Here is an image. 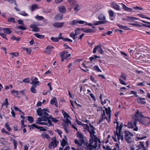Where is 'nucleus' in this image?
<instances>
[{
    "mask_svg": "<svg viewBox=\"0 0 150 150\" xmlns=\"http://www.w3.org/2000/svg\"><path fill=\"white\" fill-rule=\"evenodd\" d=\"M98 142L94 140H89V143L87 142L84 141V142L82 144L86 146V150H92L96 148L97 147V143Z\"/></svg>",
    "mask_w": 150,
    "mask_h": 150,
    "instance_id": "obj_1",
    "label": "nucleus"
},
{
    "mask_svg": "<svg viewBox=\"0 0 150 150\" xmlns=\"http://www.w3.org/2000/svg\"><path fill=\"white\" fill-rule=\"evenodd\" d=\"M76 134L77 137L80 138V139L79 140H78L77 139H75L74 140V142L75 144L77 145L78 146H82V143L84 142V141H85L84 139V137L81 132H77Z\"/></svg>",
    "mask_w": 150,
    "mask_h": 150,
    "instance_id": "obj_2",
    "label": "nucleus"
},
{
    "mask_svg": "<svg viewBox=\"0 0 150 150\" xmlns=\"http://www.w3.org/2000/svg\"><path fill=\"white\" fill-rule=\"evenodd\" d=\"M123 136L125 141L129 143H130L132 142V137L134 135L131 132L128 130H125L123 132Z\"/></svg>",
    "mask_w": 150,
    "mask_h": 150,
    "instance_id": "obj_3",
    "label": "nucleus"
},
{
    "mask_svg": "<svg viewBox=\"0 0 150 150\" xmlns=\"http://www.w3.org/2000/svg\"><path fill=\"white\" fill-rule=\"evenodd\" d=\"M36 112L38 115L40 116H42L44 117H49V115L47 112H49V111L48 109H42L41 108H39L36 110Z\"/></svg>",
    "mask_w": 150,
    "mask_h": 150,
    "instance_id": "obj_4",
    "label": "nucleus"
},
{
    "mask_svg": "<svg viewBox=\"0 0 150 150\" xmlns=\"http://www.w3.org/2000/svg\"><path fill=\"white\" fill-rule=\"evenodd\" d=\"M118 129L116 131H114V134L115 136H117L118 140H119L121 139L122 141L123 140V134L121 132L122 127L121 126H118Z\"/></svg>",
    "mask_w": 150,
    "mask_h": 150,
    "instance_id": "obj_5",
    "label": "nucleus"
},
{
    "mask_svg": "<svg viewBox=\"0 0 150 150\" xmlns=\"http://www.w3.org/2000/svg\"><path fill=\"white\" fill-rule=\"evenodd\" d=\"M137 121L136 120H132L130 121L127 124L128 127L129 128L133 129L134 127L135 128L133 129V130L135 131H137L138 128L137 126Z\"/></svg>",
    "mask_w": 150,
    "mask_h": 150,
    "instance_id": "obj_6",
    "label": "nucleus"
},
{
    "mask_svg": "<svg viewBox=\"0 0 150 150\" xmlns=\"http://www.w3.org/2000/svg\"><path fill=\"white\" fill-rule=\"evenodd\" d=\"M62 113L64 116V118L66 119V120H63V122L68 125L69 124L70 125H71V122L69 119V118H70V117L69 114L63 110H62Z\"/></svg>",
    "mask_w": 150,
    "mask_h": 150,
    "instance_id": "obj_7",
    "label": "nucleus"
},
{
    "mask_svg": "<svg viewBox=\"0 0 150 150\" xmlns=\"http://www.w3.org/2000/svg\"><path fill=\"white\" fill-rule=\"evenodd\" d=\"M52 141L51 142L48 146V147L50 149H54L56 148L57 145L59 142L57 141L55 137H53L52 138Z\"/></svg>",
    "mask_w": 150,
    "mask_h": 150,
    "instance_id": "obj_8",
    "label": "nucleus"
},
{
    "mask_svg": "<svg viewBox=\"0 0 150 150\" xmlns=\"http://www.w3.org/2000/svg\"><path fill=\"white\" fill-rule=\"evenodd\" d=\"M89 132L90 133V137L91 138L90 139H91V140H93L94 141H97L98 142L99 144H100L101 142L100 139L99 138H98L96 135L94 134L96 133L94 130L92 131H89Z\"/></svg>",
    "mask_w": 150,
    "mask_h": 150,
    "instance_id": "obj_9",
    "label": "nucleus"
},
{
    "mask_svg": "<svg viewBox=\"0 0 150 150\" xmlns=\"http://www.w3.org/2000/svg\"><path fill=\"white\" fill-rule=\"evenodd\" d=\"M68 52L67 51H64L61 52L60 53V54L62 58L61 62H63L64 59H66L71 56V54H68Z\"/></svg>",
    "mask_w": 150,
    "mask_h": 150,
    "instance_id": "obj_10",
    "label": "nucleus"
},
{
    "mask_svg": "<svg viewBox=\"0 0 150 150\" xmlns=\"http://www.w3.org/2000/svg\"><path fill=\"white\" fill-rule=\"evenodd\" d=\"M28 126L29 127V129L30 130H31V128L32 129H33L34 128H36L39 129L40 131L45 132L47 130L46 129L42 127L38 126L35 124H33L31 125H28Z\"/></svg>",
    "mask_w": 150,
    "mask_h": 150,
    "instance_id": "obj_11",
    "label": "nucleus"
},
{
    "mask_svg": "<svg viewBox=\"0 0 150 150\" xmlns=\"http://www.w3.org/2000/svg\"><path fill=\"white\" fill-rule=\"evenodd\" d=\"M39 83L40 82L38 81V78L36 77H35L32 81L30 83L32 84V86L37 87L39 85Z\"/></svg>",
    "mask_w": 150,
    "mask_h": 150,
    "instance_id": "obj_12",
    "label": "nucleus"
},
{
    "mask_svg": "<svg viewBox=\"0 0 150 150\" xmlns=\"http://www.w3.org/2000/svg\"><path fill=\"white\" fill-rule=\"evenodd\" d=\"M135 120H139V117H144V116L142 114V112H139V111L138 110H137V112L135 114Z\"/></svg>",
    "mask_w": 150,
    "mask_h": 150,
    "instance_id": "obj_13",
    "label": "nucleus"
},
{
    "mask_svg": "<svg viewBox=\"0 0 150 150\" xmlns=\"http://www.w3.org/2000/svg\"><path fill=\"white\" fill-rule=\"evenodd\" d=\"M54 48L53 46L51 45L47 46L45 50V52L47 54H50L52 52V49H54Z\"/></svg>",
    "mask_w": 150,
    "mask_h": 150,
    "instance_id": "obj_14",
    "label": "nucleus"
},
{
    "mask_svg": "<svg viewBox=\"0 0 150 150\" xmlns=\"http://www.w3.org/2000/svg\"><path fill=\"white\" fill-rule=\"evenodd\" d=\"M84 23V22L83 21L81 20L77 21L76 20H74L71 21L69 24L73 25H76L77 23L82 24Z\"/></svg>",
    "mask_w": 150,
    "mask_h": 150,
    "instance_id": "obj_15",
    "label": "nucleus"
},
{
    "mask_svg": "<svg viewBox=\"0 0 150 150\" xmlns=\"http://www.w3.org/2000/svg\"><path fill=\"white\" fill-rule=\"evenodd\" d=\"M98 19L101 21H104L105 22V23L108 22L106 20V18L105 15L102 13L99 14L98 16Z\"/></svg>",
    "mask_w": 150,
    "mask_h": 150,
    "instance_id": "obj_16",
    "label": "nucleus"
},
{
    "mask_svg": "<svg viewBox=\"0 0 150 150\" xmlns=\"http://www.w3.org/2000/svg\"><path fill=\"white\" fill-rule=\"evenodd\" d=\"M30 27L32 28V31L35 32H38L40 30L39 28L37 27V25L35 24H31L30 26Z\"/></svg>",
    "mask_w": 150,
    "mask_h": 150,
    "instance_id": "obj_17",
    "label": "nucleus"
},
{
    "mask_svg": "<svg viewBox=\"0 0 150 150\" xmlns=\"http://www.w3.org/2000/svg\"><path fill=\"white\" fill-rule=\"evenodd\" d=\"M145 100V98H141L139 97H138V99H137L138 103L142 105H145L146 104V102Z\"/></svg>",
    "mask_w": 150,
    "mask_h": 150,
    "instance_id": "obj_18",
    "label": "nucleus"
},
{
    "mask_svg": "<svg viewBox=\"0 0 150 150\" xmlns=\"http://www.w3.org/2000/svg\"><path fill=\"white\" fill-rule=\"evenodd\" d=\"M64 24V22L55 23H53V26L56 28H60L62 27Z\"/></svg>",
    "mask_w": 150,
    "mask_h": 150,
    "instance_id": "obj_19",
    "label": "nucleus"
},
{
    "mask_svg": "<svg viewBox=\"0 0 150 150\" xmlns=\"http://www.w3.org/2000/svg\"><path fill=\"white\" fill-rule=\"evenodd\" d=\"M111 7L117 11H120V6L115 3H112Z\"/></svg>",
    "mask_w": 150,
    "mask_h": 150,
    "instance_id": "obj_20",
    "label": "nucleus"
},
{
    "mask_svg": "<svg viewBox=\"0 0 150 150\" xmlns=\"http://www.w3.org/2000/svg\"><path fill=\"white\" fill-rule=\"evenodd\" d=\"M123 8V9L126 11L129 12H131L132 11V9L131 8H129L126 6V5L122 3L120 4Z\"/></svg>",
    "mask_w": 150,
    "mask_h": 150,
    "instance_id": "obj_21",
    "label": "nucleus"
},
{
    "mask_svg": "<svg viewBox=\"0 0 150 150\" xmlns=\"http://www.w3.org/2000/svg\"><path fill=\"white\" fill-rule=\"evenodd\" d=\"M82 30L83 32L86 33H92L94 31V30L91 28H83Z\"/></svg>",
    "mask_w": 150,
    "mask_h": 150,
    "instance_id": "obj_22",
    "label": "nucleus"
},
{
    "mask_svg": "<svg viewBox=\"0 0 150 150\" xmlns=\"http://www.w3.org/2000/svg\"><path fill=\"white\" fill-rule=\"evenodd\" d=\"M3 30L4 33L10 34L12 32V28H5L3 29Z\"/></svg>",
    "mask_w": 150,
    "mask_h": 150,
    "instance_id": "obj_23",
    "label": "nucleus"
},
{
    "mask_svg": "<svg viewBox=\"0 0 150 150\" xmlns=\"http://www.w3.org/2000/svg\"><path fill=\"white\" fill-rule=\"evenodd\" d=\"M58 9L60 12L64 13L66 12V9L64 6H62L58 7Z\"/></svg>",
    "mask_w": 150,
    "mask_h": 150,
    "instance_id": "obj_24",
    "label": "nucleus"
},
{
    "mask_svg": "<svg viewBox=\"0 0 150 150\" xmlns=\"http://www.w3.org/2000/svg\"><path fill=\"white\" fill-rule=\"evenodd\" d=\"M108 12L109 14L110 19L111 20H113V19L112 18V17L113 16H114V13L111 10H108Z\"/></svg>",
    "mask_w": 150,
    "mask_h": 150,
    "instance_id": "obj_25",
    "label": "nucleus"
},
{
    "mask_svg": "<svg viewBox=\"0 0 150 150\" xmlns=\"http://www.w3.org/2000/svg\"><path fill=\"white\" fill-rule=\"evenodd\" d=\"M104 108H105L106 114L109 115V117H110L111 110L110 107H108V108H106L104 107Z\"/></svg>",
    "mask_w": 150,
    "mask_h": 150,
    "instance_id": "obj_26",
    "label": "nucleus"
},
{
    "mask_svg": "<svg viewBox=\"0 0 150 150\" xmlns=\"http://www.w3.org/2000/svg\"><path fill=\"white\" fill-rule=\"evenodd\" d=\"M117 25V26L119 27L120 29H121L127 30H129V28H128L127 26H123L122 24H118Z\"/></svg>",
    "mask_w": 150,
    "mask_h": 150,
    "instance_id": "obj_27",
    "label": "nucleus"
},
{
    "mask_svg": "<svg viewBox=\"0 0 150 150\" xmlns=\"http://www.w3.org/2000/svg\"><path fill=\"white\" fill-rule=\"evenodd\" d=\"M100 58V56H98L96 55H94L93 56L89 57V59L90 60V62H93V60H94L96 58Z\"/></svg>",
    "mask_w": 150,
    "mask_h": 150,
    "instance_id": "obj_28",
    "label": "nucleus"
},
{
    "mask_svg": "<svg viewBox=\"0 0 150 150\" xmlns=\"http://www.w3.org/2000/svg\"><path fill=\"white\" fill-rule=\"evenodd\" d=\"M42 117H38V120H37V121L40 122L42 121H44L47 122V120H48V118L47 117H44L43 116H41Z\"/></svg>",
    "mask_w": 150,
    "mask_h": 150,
    "instance_id": "obj_29",
    "label": "nucleus"
},
{
    "mask_svg": "<svg viewBox=\"0 0 150 150\" xmlns=\"http://www.w3.org/2000/svg\"><path fill=\"white\" fill-rule=\"evenodd\" d=\"M105 24V22L104 21H95L93 23V25H97L100 24Z\"/></svg>",
    "mask_w": 150,
    "mask_h": 150,
    "instance_id": "obj_30",
    "label": "nucleus"
},
{
    "mask_svg": "<svg viewBox=\"0 0 150 150\" xmlns=\"http://www.w3.org/2000/svg\"><path fill=\"white\" fill-rule=\"evenodd\" d=\"M144 142H140L138 146V148L137 149L141 150L143 149H146L144 146Z\"/></svg>",
    "mask_w": 150,
    "mask_h": 150,
    "instance_id": "obj_31",
    "label": "nucleus"
},
{
    "mask_svg": "<svg viewBox=\"0 0 150 150\" xmlns=\"http://www.w3.org/2000/svg\"><path fill=\"white\" fill-rule=\"evenodd\" d=\"M63 15L60 14H57L54 17L55 20H61L63 18Z\"/></svg>",
    "mask_w": 150,
    "mask_h": 150,
    "instance_id": "obj_32",
    "label": "nucleus"
},
{
    "mask_svg": "<svg viewBox=\"0 0 150 150\" xmlns=\"http://www.w3.org/2000/svg\"><path fill=\"white\" fill-rule=\"evenodd\" d=\"M136 19H138L137 18H135V17H130L128 16L127 17V18L126 19V20L129 22H131L132 21H133Z\"/></svg>",
    "mask_w": 150,
    "mask_h": 150,
    "instance_id": "obj_33",
    "label": "nucleus"
},
{
    "mask_svg": "<svg viewBox=\"0 0 150 150\" xmlns=\"http://www.w3.org/2000/svg\"><path fill=\"white\" fill-rule=\"evenodd\" d=\"M11 39L14 40L16 41L17 42L20 41L21 40V38H16L14 35H12V36L11 38Z\"/></svg>",
    "mask_w": 150,
    "mask_h": 150,
    "instance_id": "obj_34",
    "label": "nucleus"
},
{
    "mask_svg": "<svg viewBox=\"0 0 150 150\" xmlns=\"http://www.w3.org/2000/svg\"><path fill=\"white\" fill-rule=\"evenodd\" d=\"M34 35L36 38L40 39H43L45 37V36L44 35H40L38 33H35Z\"/></svg>",
    "mask_w": 150,
    "mask_h": 150,
    "instance_id": "obj_35",
    "label": "nucleus"
},
{
    "mask_svg": "<svg viewBox=\"0 0 150 150\" xmlns=\"http://www.w3.org/2000/svg\"><path fill=\"white\" fill-rule=\"evenodd\" d=\"M9 104L8 101V99L7 98H5L4 101L3 103H2V104L1 105V107H2L4 105L6 108H7L8 105Z\"/></svg>",
    "mask_w": 150,
    "mask_h": 150,
    "instance_id": "obj_36",
    "label": "nucleus"
},
{
    "mask_svg": "<svg viewBox=\"0 0 150 150\" xmlns=\"http://www.w3.org/2000/svg\"><path fill=\"white\" fill-rule=\"evenodd\" d=\"M67 143V142L64 139H62V141L61 142V145L63 147H64Z\"/></svg>",
    "mask_w": 150,
    "mask_h": 150,
    "instance_id": "obj_37",
    "label": "nucleus"
},
{
    "mask_svg": "<svg viewBox=\"0 0 150 150\" xmlns=\"http://www.w3.org/2000/svg\"><path fill=\"white\" fill-rule=\"evenodd\" d=\"M93 68L94 70L97 72H102V71L100 69L98 66V65H95L93 67Z\"/></svg>",
    "mask_w": 150,
    "mask_h": 150,
    "instance_id": "obj_38",
    "label": "nucleus"
},
{
    "mask_svg": "<svg viewBox=\"0 0 150 150\" xmlns=\"http://www.w3.org/2000/svg\"><path fill=\"white\" fill-rule=\"evenodd\" d=\"M36 87H35L34 86H32L30 89V91L31 92L33 93H37V90L36 89Z\"/></svg>",
    "mask_w": 150,
    "mask_h": 150,
    "instance_id": "obj_39",
    "label": "nucleus"
},
{
    "mask_svg": "<svg viewBox=\"0 0 150 150\" xmlns=\"http://www.w3.org/2000/svg\"><path fill=\"white\" fill-rule=\"evenodd\" d=\"M129 24L135 26L139 28H140L142 26V23H140V24H138L136 23H129Z\"/></svg>",
    "mask_w": 150,
    "mask_h": 150,
    "instance_id": "obj_40",
    "label": "nucleus"
},
{
    "mask_svg": "<svg viewBox=\"0 0 150 150\" xmlns=\"http://www.w3.org/2000/svg\"><path fill=\"white\" fill-rule=\"evenodd\" d=\"M41 135L42 137L44 139L46 138L47 139H48L50 138V137L49 135L48 134H45V133H44V134H42Z\"/></svg>",
    "mask_w": 150,
    "mask_h": 150,
    "instance_id": "obj_41",
    "label": "nucleus"
},
{
    "mask_svg": "<svg viewBox=\"0 0 150 150\" xmlns=\"http://www.w3.org/2000/svg\"><path fill=\"white\" fill-rule=\"evenodd\" d=\"M23 50H25L26 51V53L28 54L29 55L30 54L31 52L32 51L30 48L29 49L28 48H25V47H23Z\"/></svg>",
    "mask_w": 150,
    "mask_h": 150,
    "instance_id": "obj_42",
    "label": "nucleus"
},
{
    "mask_svg": "<svg viewBox=\"0 0 150 150\" xmlns=\"http://www.w3.org/2000/svg\"><path fill=\"white\" fill-rule=\"evenodd\" d=\"M8 21V22L15 23V18L12 17H8L7 18Z\"/></svg>",
    "mask_w": 150,
    "mask_h": 150,
    "instance_id": "obj_43",
    "label": "nucleus"
},
{
    "mask_svg": "<svg viewBox=\"0 0 150 150\" xmlns=\"http://www.w3.org/2000/svg\"><path fill=\"white\" fill-rule=\"evenodd\" d=\"M77 34L76 33L75 34L73 32L69 34L70 37H71L74 40L76 37H75L77 35Z\"/></svg>",
    "mask_w": 150,
    "mask_h": 150,
    "instance_id": "obj_44",
    "label": "nucleus"
},
{
    "mask_svg": "<svg viewBox=\"0 0 150 150\" xmlns=\"http://www.w3.org/2000/svg\"><path fill=\"white\" fill-rule=\"evenodd\" d=\"M120 77L124 80H126L127 77V75L124 73L122 72L120 75Z\"/></svg>",
    "mask_w": 150,
    "mask_h": 150,
    "instance_id": "obj_45",
    "label": "nucleus"
},
{
    "mask_svg": "<svg viewBox=\"0 0 150 150\" xmlns=\"http://www.w3.org/2000/svg\"><path fill=\"white\" fill-rule=\"evenodd\" d=\"M35 18L36 19L39 21L42 20L44 19L43 17L41 16H39L38 15H36L35 17Z\"/></svg>",
    "mask_w": 150,
    "mask_h": 150,
    "instance_id": "obj_46",
    "label": "nucleus"
},
{
    "mask_svg": "<svg viewBox=\"0 0 150 150\" xmlns=\"http://www.w3.org/2000/svg\"><path fill=\"white\" fill-rule=\"evenodd\" d=\"M51 40L54 42H57L59 40L58 37L55 38L53 37H51Z\"/></svg>",
    "mask_w": 150,
    "mask_h": 150,
    "instance_id": "obj_47",
    "label": "nucleus"
},
{
    "mask_svg": "<svg viewBox=\"0 0 150 150\" xmlns=\"http://www.w3.org/2000/svg\"><path fill=\"white\" fill-rule=\"evenodd\" d=\"M5 127L8 131L10 132L11 131V129L8 123H5Z\"/></svg>",
    "mask_w": 150,
    "mask_h": 150,
    "instance_id": "obj_48",
    "label": "nucleus"
},
{
    "mask_svg": "<svg viewBox=\"0 0 150 150\" xmlns=\"http://www.w3.org/2000/svg\"><path fill=\"white\" fill-rule=\"evenodd\" d=\"M57 101L56 98L54 97L52 98L50 101V104L51 105H54V103Z\"/></svg>",
    "mask_w": 150,
    "mask_h": 150,
    "instance_id": "obj_49",
    "label": "nucleus"
},
{
    "mask_svg": "<svg viewBox=\"0 0 150 150\" xmlns=\"http://www.w3.org/2000/svg\"><path fill=\"white\" fill-rule=\"evenodd\" d=\"M10 54L12 55L11 56L12 58H13L14 57H17L18 56L19 53L18 52H12L10 53Z\"/></svg>",
    "mask_w": 150,
    "mask_h": 150,
    "instance_id": "obj_50",
    "label": "nucleus"
},
{
    "mask_svg": "<svg viewBox=\"0 0 150 150\" xmlns=\"http://www.w3.org/2000/svg\"><path fill=\"white\" fill-rule=\"evenodd\" d=\"M48 118V120H47V125L49 127L51 126H53L54 125L52 124V123L51 122V121L49 119V117H47Z\"/></svg>",
    "mask_w": 150,
    "mask_h": 150,
    "instance_id": "obj_51",
    "label": "nucleus"
},
{
    "mask_svg": "<svg viewBox=\"0 0 150 150\" xmlns=\"http://www.w3.org/2000/svg\"><path fill=\"white\" fill-rule=\"evenodd\" d=\"M38 6L35 4H33L31 7V10L32 11H34L37 8Z\"/></svg>",
    "mask_w": 150,
    "mask_h": 150,
    "instance_id": "obj_52",
    "label": "nucleus"
},
{
    "mask_svg": "<svg viewBox=\"0 0 150 150\" xmlns=\"http://www.w3.org/2000/svg\"><path fill=\"white\" fill-rule=\"evenodd\" d=\"M89 127H90L89 129H90V130L89 129V130H88L89 132V131H92L93 130H95V127L91 125L90 123L89 124Z\"/></svg>",
    "mask_w": 150,
    "mask_h": 150,
    "instance_id": "obj_53",
    "label": "nucleus"
},
{
    "mask_svg": "<svg viewBox=\"0 0 150 150\" xmlns=\"http://www.w3.org/2000/svg\"><path fill=\"white\" fill-rule=\"evenodd\" d=\"M28 120L29 121L30 123H32L33 122L34 119L33 117L31 116H28Z\"/></svg>",
    "mask_w": 150,
    "mask_h": 150,
    "instance_id": "obj_54",
    "label": "nucleus"
},
{
    "mask_svg": "<svg viewBox=\"0 0 150 150\" xmlns=\"http://www.w3.org/2000/svg\"><path fill=\"white\" fill-rule=\"evenodd\" d=\"M18 28L23 30H25L26 29V27L25 26L20 25L17 27Z\"/></svg>",
    "mask_w": 150,
    "mask_h": 150,
    "instance_id": "obj_55",
    "label": "nucleus"
},
{
    "mask_svg": "<svg viewBox=\"0 0 150 150\" xmlns=\"http://www.w3.org/2000/svg\"><path fill=\"white\" fill-rule=\"evenodd\" d=\"M100 47V45H97L93 49V53L94 54L96 52V50L97 49H98L99 47Z\"/></svg>",
    "mask_w": 150,
    "mask_h": 150,
    "instance_id": "obj_56",
    "label": "nucleus"
},
{
    "mask_svg": "<svg viewBox=\"0 0 150 150\" xmlns=\"http://www.w3.org/2000/svg\"><path fill=\"white\" fill-rule=\"evenodd\" d=\"M146 23L147 24H144L142 23V26L146 27H148L150 28V22H148Z\"/></svg>",
    "mask_w": 150,
    "mask_h": 150,
    "instance_id": "obj_57",
    "label": "nucleus"
},
{
    "mask_svg": "<svg viewBox=\"0 0 150 150\" xmlns=\"http://www.w3.org/2000/svg\"><path fill=\"white\" fill-rule=\"evenodd\" d=\"M82 126L83 127V128L87 130H88L89 129V126L87 124H83Z\"/></svg>",
    "mask_w": 150,
    "mask_h": 150,
    "instance_id": "obj_58",
    "label": "nucleus"
},
{
    "mask_svg": "<svg viewBox=\"0 0 150 150\" xmlns=\"http://www.w3.org/2000/svg\"><path fill=\"white\" fill-rule=\"evenodd\" d=\"M62 40L64 41H68L69 42H73V41L72 40L67 38H62Z\"/></svg>",
    "mask_w": 150,
    "mask_h": 150,
    "instance_id": "obj_59",
    "label": "nucleus"
},
{
    "mask_svg": "<svg viewBox=\"0 0 150 150\" xmlns=\"http://www.w3.org/2000/svg\"><path fill=\"white\" fill-rule=\"evenodd\" d=\"M0 35L4 38L6 40H8V39L6 37V35L3 33H0Z\"/></svg>",
    "mask_w": 150,
    "mask_h": 150,
    "instance_id": "obj_60",
    "label": "nucleus"
},
{
    "mask_svg": "<svg viewBox=\"0 0 150 150\" xmlns=\"http://www.w3.org/2000/svg\"><path fill=\"white\" fill-rule=\"evenodd\" d=\"M19 14H20L25 16H29V15L26 13L25 11H23L21 12Z\"/></svg>",
    "mask_w": 150,
    "mask_h": 150,
    "instance_id": "obj_61",
    "label": "nucleus"
},
{
    "mask_svg": "<svg viewBox=\"0 0 150 150\" xmlns=\"http://www.w3.org/2000/svg\"><path fill=\"white\" fill-rule=\"evenodd\" d=\"M68 2L72 5H74L76 3V2L74 0H68Z\"/></svg>",
    "mask_w": 150,
    "mask_h": 150,
    "instance_id": "obj_62",
    "label": "nucleus"
},
{
    "mask_svg": "<svg viewBox=\"0 0 150 150\" xmlns=\"http://www.w3.org/2000/svg\"><path fill=\"white\" fill-rule=\"evenodd\" d=\"M133 94L135 97H138V96L137 95V92L136 91H130V94Z\"/></svg>",
    "mask_w": 150,
    "mask_h": 150,
    "instance_id": "obj_63",
    "label": "nucleus"
},
{
    "mask_svg": "<svg viewBox=\"0 0 150 150\" xmlns=\"http://www.w3.org/2000/svg\"><path fill=\"white\" fill-rule=\"evenodd\" d=\"M29 146L30 145L28 144H25L24 146V150H28Z\"/></svg>",
    "mask_w": 150,
    "mask_h": 150,
    "instance_id": "obj_64",
    "label": "nucleus"
}]
</instances>
